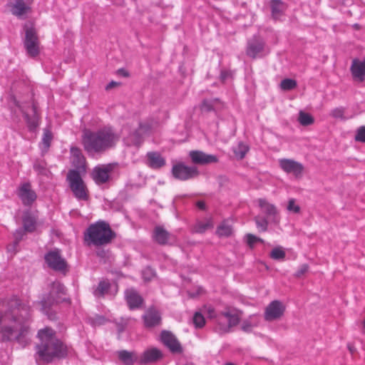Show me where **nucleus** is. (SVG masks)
<instances>
[{"label":"nucleus","instance_id":"nucleus-46","mask_svg":"<svg viewBox=\"0 0 365 365\" xmlns=\"http://www.w3.org/2000/svg\"><path fill=\"white\" fill-rule=\"evenodd\" d=\"M285 256L286 253L281 247H275L270 252V257L276 260L283 259Z\"/></svg>","mask_w":365,"mask_h":365},{"label":"nucleus","instance_id":"nucleus-24","mask_svg":"<svg viewBox=\"0 0 365 365\" xmlns=\"http://www.w3.org/2000/svg\"><path fill=\"white\" fill-rule=\"evenodd\" d=\"M147 165L153 170H158L166 164L165 159L158 152L152 151L146 154Z\"/></svg>","mask_w":365,"mask_h":365},{"label":"nucleus","instance_id":"nucleus-49","mask_svg":"<svg viewBox=\"0 0 365 365\" xmlns=\"http://www.w3.org/2000/svg\"><path fill=\"white\" fill-rule=\"evenodd\" d=\"M234 73L231 70L222 69L220 74V80L222 83H225L228 78H233Z\"/></svg>","mask_w":365,"mask_h":365},{"label":"nucleus","instance_id":"nucleus-32","mask_svg":"<svg viewBox=\"0 0 365 365\" xmlns=\"http://www.w3.org/2000/svg\"><path fill=\"white\" fill-rule=\"evenodd\" d=\"M249 150V145L242 141H240L236 146L232 148V152L237 160L244 159Z\"/></svg>","mask_w":365,"mask_h":365},{"label":"nucleus","instance_id":"nucleus-7","mask_svg":"<svg viewBox=\"0 0 365 365\" xmlns=\"http://www.w3.org/2000/svg\"><path fill=\"white\" fill-rule=\"evenodd\" d=\"M66 180L75 197L79 200H88V191L78 170H69L66 175Z\"/></svg>","mask_w":365,"mask_h":365},{"label":"nucleus","instance_id":"nucleus-57","mask_svg":"<svg viewBox=\"0 0 365 365\" xmlns=\"http://www.w3.org/2000/svg\"><path fill=\"white\" fill-rule=\"evenodd\" d=\"M117 73L119 76H123V77H126V78L130 76L129 72L127 70H125V68H123L118 69Z\"/></svg>","mask_w":365,"mask_h":365},{"label":"nucleus","instance_id":"nucleus-62","mask_svg":"<svg viewBox=\"0 0 365 365\" xmlns=\"http://www.w3.org/2000/svg\"><path fill=\"white\" fill-rule=\"evenodd\" d=\"M27 4H31L33 3L34 0H26Z\"/></svg>","mask_w":365,"mask_h":365},{"label":"nucleus","instance_id":"nucleus-36","mask_svg":"<svg viewBox=\"0 0 365 365\" xmlns=\"http://www.w3.org/2000/svg\"><path fill=\"white\" fill-rule=\"evenodd\" d=\"M216 234L220 237H230L232 234V226L224 221L217 227Z\"/></svg>","mask_w":365,"mask_h":365},{"label":"nucleus","instance_id":"nucleus-52","mask_svg":"<svg viewBox=\"0 0 365 365\" xmlns=\"http://www.w3.org/2000/svg\"><path fill=\"white\" fill-rule=\"evenodd\" d=\"M97 250L96 251V255L100 259L106 260L110 257V251L108 250H105L103 248L97 247Z\"/></svg>","mask_w":365,"mask_h":365},{"label":"nucleus","instance_id":"nucleus-44","mask_svg":"<svg viewBox=\"0 0 365 365\" xmlns=\"http://www.w3.org/2000/svg\"><path fill=\"white\" fill-rule=\"evenodd\" d=\"M245 238H246V242H247V245L251 249L255 247V245L257 242H261V243L264 242V240L262 238L257 237L255 235L251 234V233L247 234L245 235Z\"/></svg>","mask_w":365,"mask_h":365},{"label":"nucleus","instance_id":"nucleus-3","mask_svg":"<svg viewBox=\"0 0 365 365\" xmlns=\"http://www.w3.org/2000/svg\"><path fill=\"white\" fill-rule=\"evenodd\" d=\"M118 140L111 127H103L97 130L85 128L82 131L81 144L88 155L102 154L113 148Z\"/></svg>","mask_w":365,"mask_h":365},{"label":"nucleus","instance_id":"nucleus-14","mask_svg":"<svg viewBox=\"0 0 365 365\" xmlns=\"http://www.w3.org/2000/svg\"><path fill=\"white\" fill-rule=\"evenodd\" d=\"M144 327L150 329L162 324L161 313L154 307H149L142 316Z\"/></svg>","mask_w":365,"mask_h":365},{"label":"nucleus","instance_id":"nucleus-23","mask_svg":"<svg viewBox=\"0 0 365 365\" xmlns=\"http://www.w3.org/2000/svg\"><path fill=\"white\" fill-rule=\"evenodd\" d=\"M209 317L215 319V331L220 334H223L230 332L229 328L227 327V322L225 317L222 314V312L215 314L213 309H210L208 311Z\"/></svg>","mask_w":365,"mask_h":365},{"label":"nucleus","instance_id":"nucleus-4","mask_svg":"<svg viewBox=\"0 0 365 365\" xmlns=\"http://www.w3.org/2000/svg\"><path fill=\"white\" fill-rule=\"evenodd\" d=\"M116 238V233L108 222L98 220L88 225L83 232V242L86 246L101 247L112 243Z\"/></svg>","mask_w":365,"mask_h":365},{"label":"nucleus","instance_id":"nucleus-29","mask_svg":"<svg viewBox=\"0 0 365 365\" xmlns=\"http://www.w3.org/2000/svg\"><path fill=\"white\" fill-rule=\"evenodd\" d=\"M12 6L11 13L13 15L21 18L31 10V7L27 6L24 0H14Z\"/></svg>","mask_w":365,"mask_h":365},{"label":"nucleus","instance_id":"nucleus-20","mask_svg":"<svg viewBox=\"0 0 365 365\" xmlns=\"http://www.w3.org/2000/svg\"><path fill=\"white\" fill-rule=\"evenodd\" d=\"M171 237L172 235L160 225L155 226L152 233L153 240L161 246L169 245Z\"/></svg>","mask_w":365,"mask_h":365},{"label":"nucleus","instance_id":"nucleus-35","mask_svg":"<svg viewBox=\"0 0 365 365\" xmlns=\"http://www.w3.org/2000/svg\"><path fill=\"white\" fill-rule=\"evenodd\" d=\"M118 358L125 365H133L135 361L133 353L127 350L118 351Z\"/></svg>","mask_w":365,"mask_h":365},{"label":"nucleus","instance_id":"nucleus-41","mask_svg":"<svg viewBox=\"0 0 365 365\" xmlns=\"http://www.w3.org/2000/svg\"><path fill=\"white\" fill-rule=\"evenodd\" d=\"M218 101V98H215L212 100L204 99L200 105V110L207 113L214 111V103Z\"/></svg>","mask_w":365,"mask_h":365},{"label":"nucleus","instance_id":"nucleus-51","mask_svg":"<svg viewBox=\"0 0 365 365\" xmlns=\"http://www.w3.org/2000/svg\"><path fill=\"white\" fill-rule=\"evenodd\" d=\"M26 232L27 231L24 230V229L23 227H19V228L16 229L13 235L14 237V241L19 243L22 240V239H23L24 236L26 235Z\"/></svg>","mask_w":365,"mask_h":365},{"label":"nucleus","instance_id":"nucleus-54","mask_svg":"<svg viewBox=\"0 0 365 365\" xmlns=\"http://www.w3.org/2000/svg\"><path fill=\"white\" fill-rule=\"evenodd\" d=\"M308 269L309 265L307 264H304L301 265L300 267L296 271V272L294 274V276L297 278H299L306 272H307Z\"/></svg>","mask_w":365,"mask_h":365},{"label":"nucleus","instance_id":"nucleus-5","mask_svg":"<svg viewBox=\"0 0 365 365\" xmlns=\"http://www.w3.org/2000/svg\"><path fill=\"white\" fill-rule=\"evenodd\" d=\"M23 29L25 33L23 43L26 54L31 58H36L40 53V41L34 23L26 22Z\"/></svg>","mask_w":365,"mask_h":365},{"label":"nucleus","instance_id":"nucleus-55","mask_svg":"<svg viewBox=\"0 0 365 365\" xmlns=\"http://www.w3.org/2000/svg\"><path fill=\"white\" fill-rule=\"evenodd\" d=\"M19 243L14 241L11 244H9L7 245V251L9 252H12L14 254H16L18 252L17 247L19 246Z\"/></svg>","mask_w":365,"mask_h":365},{"label":"nucleus","instance_id":"nucleus-2","mask_svg":"<svg viewBox=\"0 0 365 365\" xmlns=\"http://www.w3.org/2000/svg\"><path fill=\"white\" fill-rule=\"evenodd\" d=\"M36 338L38 342L34 346V356L38 365L52 364L68 357V346L56 337V332L51 327L39 329Z\"/></svg>","mask_w":365,"mask_h":365},{"label":"nucleus","instance_id":"nucleus-33","mask_svg":"<svg viewBox=\"0 0 365 365\" xmlns=\"http://www.w3.org/2000/svg\"><path fill=\"white\" fill-rule=\"evenodd\" d=\"M222 314L225 317L227 322V327L230 330L232 327L237 326L240 321V316L235 313L232 314L230 310L222 312Z\"/></svg>","mask_w":365,"mask_h":365},{"label":"nucleus","instance_id":"nucleus-64","mask_svg":"<svg viewBox=\"0 0 365 365\" xmlns=\"http://www.w3.org/2000/svg\"><path fill=\"white\" fill-rule=\"evenodd\" d=\"M225 365H235V364L233 363L229 362V363H226Z\"/></svg>","mask_w":365,"mask_h":365},{"label":"nucleus","instance_id":"nucleus-13","mask_svg":"<svg viewBox=\"0 0 365 365\" xmlns=\"http://www.w3.org/2000/svg\"><path fill=\"white\" fill-rule=\"evenodd\" d=\"M280 168L288 174H293L297 178H301L304 170V165L294 160L282 158L279 160Z\"/></svg>","mask_w":365,"mask_h":365},{"label":"nucleus","instance_id":"nucleus-59","mask_svg":"<svg viewBox=\"0 0 365 365\" xmlns=\"http://www.w3.org/2000/svg\"><path fill=\"white\" fill-rule=\"evenodd\" d=\"M106 321H107V319L103 316H97L96 318V322L99 325L103 324Z\"/></svg>","mask_w":365,"mask_h":365},{"label":"nucleus","instance_id":"nucleus-6","mask_svg":"<svg viewBox=\"0 0 365 365\" xmlns=\"http://www.w3.org/2000/svg\"><path fill=\"white\" fill-rule=\"evenodd\" d=\"M14 103L23 114L29 132L36 131L40 122V115L37 111V106L32 101L31 103H21L14 98Z\"/></svg>","mask_w":365,"mask_h":365},{"label":"nucleus","instance_id":"nucleus-53","mask_svg":"<svg viewBox=\"0 0 365 365\" xmlns=\"http://www.w3.org/2000/svg\"><path fill=\"white\" fill-rule=\"evenodd\" d=\"M287 210L294 213H299L300 212V207L296 205L295 200L292 198L289 200Z\"/></svg>","mask_w":365,"mask_h":365},{"label":"nucleus","instance_id":"nucleus-50","mask_svg":"<svg viewBox=\"0 0 365 365\" xmlns=\"http://www.w3.org/2000/svg\"><path fill=\"white\" fill-rule=\"evenodd\" d=\"M344 111L345 108L343 107L336 108L331 110V115L334 118H340L344 120Z\"/></svg>","mask_w":365,"mask_h":365},{"label":"nucleus","instance_id":"nucleus-28","mask_svg":"<svg viewBox=\"0 0 365 365\" xmlns=\"http://www.w3.org/2000/svg\"><path fill=\"white\" fill-rule=\"evenodd\" d=\"M55 299L51 292L44 295L40 302L41 305V310L48 316L50 319H53L55 318V314L48 313L51 307L55 304Z\"/></svg>","mask_w":365,"mask_h":365},{"label":"nucleus","instance_id":"nucleus-56","mask_svg":"<svg viewBox=\"0 0 365 365\" xmlns=\"http://www.w3.org/2000/svg\"><path fill=\"white\" fill-rule=\"evenodd\" d=\"M117 331L119 334L123 332L125 329V327L127 326V323L124 322L123 321L120 322H115Z\"/></svg>","mask_w":365,"mask_h":365},{"label":"nucleus","instance_id":"nucleus-43","mask_svg":"<svg viewBox=\"0 0 365 365\" xmlns=\"http://www.w3.org/2000/svg\"><path fill=\"white\" fill-rule=\"evenodd\" d=\"M255 222L259 232H266L268 228V220L266 217H255Z\"/></svg>","mask_w":365,"mask_h":365},{"label":"nucleus","instance_id":"nucleus-8","mask_svg":"<svg viewBox=\"0 0 365 365\" xmlns=\"http://www.w3.org/2000/svg\"><path fill=\"white\" fill-rule=\"evenodd\" d=\"M47 267L57 272L66 275L69 270V265L66 259L62 256L61 250L53 248L48 250L43 257Z\"/></svg>","mask_w":365,"mask_h":365},{"label":"nucleus","instance_id":"nucleus-47","mask_svg":"<svg viewBox=\"0 0 365 365\" xmlns=\"http://www.w3.org/2000/svg\"><path fill=\"white\" fill-rule=\"evenodd\" d=\"M354 140L356 142L365 143V125H361L356 129Z\"/></svg>","mask_w":365,"mask_h":365},{"label":"nucleus","instance_id":"nucleus-58","mask_svg":"<svg viewBox=\"0 0 365 365\" xmlns=\"http://www.w3.org/2000/svg\"><path fill=\"white\" fill-rule=\"evenodd\" d=\"M196 206L201 210H205L206 209V204L204 201L199 200L196 202Z\"/></svg>","mask_w":365,"mask_h":365},{"label":"nucleus","instance_id":"nucleus-45","mask_svg":"<svg viewBox=\"0 0 365 365\" xmlns=\"http://www.w3.org/2000/svg\"><path fill=\"white\" fill-rule=\"evenodd\" d=\"M212 227V224L210 221H207L206 222H199L195 225L194 230L197 233H204Z\"/></svg>","mask_w":365,"mask_h":365},{"label":"nucleus","instance_id":"nucleus-26","mask_svg":"<svg viewBox=\"0 0 365 365\" xmlns=\"http://www.w3.org/2000/svg\"><path fill=\"white\" fill-rule=\"evenodd\" d=\"M23 228L28 232H34L36 227V218L29 210H25L22 216Z\"/></svg>","mask_w":365,"mask_h":365},{"label":"nucleus","instance_id":"nucleus-21","mask_svg":"<svg viewBox=\"0 0 365 365\" xmlns=\"http://www.w3.org/2000/svg\"><path fill=\"white\" fill-rule=\"evenodd\" d=\"M163 357L162 351L154 347L144 351L138 361L141 364H153L162 359Z\"/></svg>","mask_w":365,"mask_h":365},{"label":"nucleus","instance_id":"nucleus-30","mask_svg":"<svg viewBox=\"0 0 365 365\" xmlns=\"http://www.w3.org/2000/svg\"><path fill=\"white\" fill-rule=\"evenodd\" d=\"M259 207L267 217H274L277 214V210L275 205L268 202L265 199L259 198L258 200Z\"/></svg>","mask_w":365,"mask_h":365},{"label":"nucleus","instance_id":"nucleus-48","mask_svg":"<svg viewBox=\"0 0 365 365\" xmlns=\"http://www.w3.org/2000/svg\"><path fill=\"white\" fill-rule=\"evenodd\" d=\"M52 287L56 294H58V295H60V294L66 295V288L65 287L63 284H62L61 282H53Z\"/></svg>","mask_w":365,"mask_h":365},{"label":"nucleus","instance_id":"nucleus-38","mask_svg":"<svg viewBox=\"0 0 365 365\" xmlns=\"http://www.w3.org/2000/svg\"><path fill=\"white\" fill-rule=\"evenodd\" d=\"M298 120L299 123L304 126L312 125L314 122V119L311 114L302 110H300L299 113Z\"/></svg>","mask_w":365,"mask_h":365},{"label":"nucleus","instance_id":"nucleus-40","mask_svg":"<svg viewBox=\"0 0 365 365\" xmlns=\"http://www.w3.org/2000/svg\"><path fill=\"white\" fill-rule=\"evenodd\" d=\"M297 83L292 78H284L280 83V88L283 91H291L297 88Z\"/></svg>","mask_w":365,"mask_h":365},{"label":"nucleus","instance_id":"nucleus-1","mask_svg":"<svg viewBox=\"0 0 365 365\" xmlns=\"http://www.w3.org/2000/svg\"><path fill=\"white\" fill-rule=\"evenodd\" d=\"M31 307L16 295L0 302V340L2 342L16 341L25 347L29 341L27 335L30 327Z\"/></svg>","mask_w":365,"mask_h":365},{"label":"nucleus","instance_id":"nucleus-31","mask_svg":"<svg viewBox=\"0 0 365 365\" xmlns=\"http://www.w3.org/2000/svg\"><path fill=\"white\" fill-rule=\"evenodd\" d=\"M259 324V320L258 315L252 314L250 315L248 319L242 322L241 329L246 333H250L252 331L253 327H257Z\"/></svg>","mask_w":365,"mask_h":365},{"label":"nucleus","instance_id":"nucleus-15","mask_svg":"<svg viewBox=\"0 0 365 365\" xmlns=\"http://www.w3.org/2000/svg\"><path fill=\"white\" fill-rule=\"evenodd\" d=\"M265 44L264 40L261 36L254 35L247 41L246 54L253 59L256 58L264 51Z\"/></svg>","mask_w":365,"mask_h":365},{"label":"nucleus","instance_id":"nucleus-11","mask_svg":"<svg viewBox=\"0 0 365 365\" xmlns=\"http://www.w3.org/2000/svg\"><path fill=\"white\" fill-rule=\"evenodd\" d=\"M17 195L22 204L26 207H31L37 199L36 192L32 189L29 182H24L19 185L17 190Z\"/></svg>","mask_w":365,"mask_h":365},{"label":"nucleus","instance_id":"nucleus-34","mask_svg":"<svg viewBox=\"0 0 365 365\" xmlns=\"http://www.w3.org/2000/svg\"><path fill=\"white\" fill-rule=\"evenodd\" d=\"M52 140H53V134H52L51 131L48 128H45L43 130V137L41 139V143L43 145L42 153H46L48 150V149L51 146Z\"/></svg>","mask_w":365,"mask_h":365},{"label":"nucleus","instance_id":"nucleus-9","mask_svg":"<svg viewBox=\"0 0 365 365\" xmlns=\"http://www.w3.org/2000/svg\"><path fill=\"white\" fill-rule=\"evenodd\" d=\"M171 173L175 179L182 181L196 178L200 175V171L196 166H188L183 163L175 164Z\"/></svg>","mask_w":365,"mask_h":365},{"label":"nucleus","instance_id":"nucleus-60","mask_svg":"<svg viewBox=\"0 0 365 365\" xmlns=\"http://www.w3.org/2000/svg\"><path fill=\"white\" fill-rule=\"evenodd\" d=\"M118 85H119V83H117L115 81H111L106 86V90H109Z\"/></svg>","mask_w":365,"mask_h":365},{"label":"nucleus","instance_id":"nucleus-18","mask_svg":"<svg viewBox=\"0 0 365 365\" xmlns=\"http://www.w3.org/2000/svg\"><path fill=\"white\" fill-rule=\"evenodd\" d=\"M70 153L72 165L75 168L73 170H78L79 173H86V160L82 150L77 146H71Z\"/></svg>","mask_w":365,"mask_h":365},{"label":"nucleus","instance_id":"nucleus-39","mask_svg":"<svg viewBox=\"0 0 365 365\" xmlns=\"http://www.w3.org/2000/svg\"><path fill=\"white\" fill-rule=\"evenodd\" d=\"M155 276V270L150 266L145 267L142 271V278L145 282H150Z\"/></svg>","mask_w":365,"mask_h":365},{"label":"nucleus","instance_id":"nucleus-17","mask_svg":"<svg viewBox=\"0 0 365 365\" xmlns=\"http://www.w3.org/2000/svg\"><path fill=\"white\" fill-rule=\"evenodd\" d=\"M160 341L172 353L181 354L182 347L176 336L170 331L163 330L160 333Z\"/></svg>","mask_w":365,"mask_h":365},{"label":"nucleus","instance_id":"nucleus-61","mask_svg":"<svg viewBox=\"0 0 365 365\" xmlns=\"http://www.w3.org/2000/svg\"><path fill=\"white\" fill-rule=\"evenodd\" d=\"M348 348H349V351H350V352H351V353H353V352H354V348H353V347H351L350 345H349V346H348Z\"/></svg>","mask_w":365,"mask_h":365},{"label":"nucleus","instance_id":"nucleus-16","mask_svg":"<svg viewBox=\"0 0 365 365\" xmlns=\"http://www.w3.org/2000/svg\"><path fill=\"white\" fill-rule=\"evenodd\" d=\"M113 170L112 164L97 165L91 173V178L97 185L106 183L110 179V173Z\"/></svg>","mask_w":365,"mask_h":365},{"label":"nucleus","instance_id":"nucleus-19","mask_svg":"<svg viewBox=\"0 0 365 365\" xmlns=\"http://www.w3.org/2000/svg\"><path fill=\"white\" fill-rule=\"evenodd\" d=\"M192 162L196 165H207L216 163L218 158L215 155L206 154L201 150H192L189 153Z\"/></svg>","mask_w":365,"mask_h":365},{"label":"nucleus","instance_id":"nucleus-63","mask_svg":"<svg viewBox=\"0 0 365 365\" xmlns=\"http://www.w3.org/2000/svg\"><path fill=\"white\" fill-rule=\"evenodd\" d=\"M363 327L364 329V333L365 334V319L364 320V322H363Z\"/></svg>","mask_w":365,"mask_h":365},{"label":"nucleus","instance_id":"nucleus-27","mask_svg":"<svg viewBox=\"0 0 365 365\" xmlns=\"http://www.w3.org/2000/svg\"><path fill=\"white\" fill-rule=\"evenodd\" d=\"M111 283L108 279H101L98 285L93 288V294L96 297L103 298L111 288Z\"/></svg>","mask_w":365,"mask_h":365},{"label":"nucleus","instance_id":"nucleus-42","mask_svg":"<svg viewBox=\"0 0 365 365\" xmlns=\"http://www.w3.org/2000/svg\"><path fill=\"white\" fill-rule=\"evenodd\" d=\"M192 321L195 328L197 329H201L205 324V317L200 312H196L195 313Z\"/></svg>","mask_w":365,"mask_h":365},{"label":"nucleus","instance_id":"nucleus-12","mask_svg":"<svg viewBox=\"0 0 365 365\" xmlns=\"http://www.w3.org/2000/svg\"><path fill=\"white\" fill-rule=\"evenodd\" d=\"M124 298L128 309L132 311L141 309L145 303L143 297L133 287L125 290Z\"/></svg>","mask_w":365,"mask_h":365},{"label":"nucleus","instance_id":"nucleus-25","mask_svg":"<svg viewBox=\"0 0 365 365\" xmlns=\"http://www.w3.org/2000/svg\"><path fill=\"white\" fill-rule=\"evenodd\" d=\"M350 71L354 80L359 82L365 81V63L363 60L360 61L358 58L353 59Z\"/></svg>","mask_w":365,"mask_h":365},{"label":"nucleus","instance_id":"nucleus-22","mask_svg":"<svg viewBox=\"0 0 365 365\" xmlns=\"http://www.w3.org/2000/svg\"><path fill=\"white\" fill-rule=\"evenodd\" d=\"M269 6L272 18L274 21L280 20L288 8L287 4L282 0H270Z\"/></svg>","mask_w":365,"mask_h":365},{"label":"nucleus","instance_id":"nucleus-37","mask_svg":"<svg viewBox=\"0 0 365 365\" xmlns=\"http://www.w3.org/2000/svg\"><path fill=\"white\" fill-rule=\"evenodd\" d=\"M34 170L38 175H46L48 173L47 169V163L43 160H35L34 165Z\"/></svg>","mask_w":365,"mask_h":365},{"label":"nucleus","instance_id":"nucleus-10","mask_svg":"<svg viewBox=\"0 0 365 365\" xmlns=\"http://www.w3.org/2000/svg\"><path fill=\"white\" fill-rule=\"evenodd\" d=\"M285 306L279 300L272 301L265 308L264 319L272 322L280 319L284 314Z\"/></svg>","mask_w":365,"mask_h":365}]
</instances>
